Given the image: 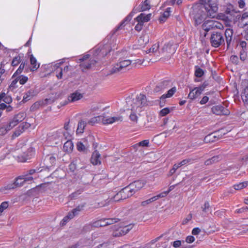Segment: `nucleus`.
Listing matches in <instances>:
<instances>
[{
	"label": "nucleus",
	"instance_id": "nucleus-46",
	"mask_svg": "<svg viewBox=\"0 0 248 248\" xmlns=\"http://www.w3.org/2000/svg\"><path fill=\"white\" fill-rule=\"evenodd\" d=\"M248 211V207L246 206H244L241 208L237 209L235 210V213L238 214H242L244 213H247Z\"/></svg>",
	"mask_w": 248,
	"mask_h": 248
},
{
	"label": "nucleus",
	"instance_id": "nucleus-39",
	"mask_svg": "<svg viewBox=\"0 0 248 248\" xmlns=\"http://www.w3.org/2000/svg\"><path fill=\"white\" fill-rule=\"evenodd\" d=\"M139 42L140 43V45H146L149 41L148 37L146 35H143L140 37L138 40Z\"/></svg>",
	"mask_w": 248,
	"mask_h": 248
},
{
	"label": "nucleus",
	"instance_id": "nucleus-58",
	"mask_svg": "<svg viewBox=\"0 0 248 248\" xmlns=\"http://www.w3.org/2000/svg\"><path fill=\"white\" fill-rule=\"evenodd\" d=\"M101 221H100V220H98L97 221H95L93 222L92 224L93 225V227H104V225H102V224H101Z\"/></svg>",
	"mask_w": 248,
	"mask_h": 248
},
{
	"label": "nucleus",
	"instance_id": "nucleus-38",
	"mask_svg": "<svg viewBox=\"0 0 248 248\" xmlns=\"http://www.w3.org/2000/svg\"><path fill=\"white\" fill-rule=\"evenodd\" d=\"M219 157L218 155L214 156L212 157L211 158L207 159L205 162V164L206 165H209L213 163L217 162L218 161Z\"/></svg>",
	"mask_w": 248,
	"mask_h": 248
},
{
	"label": "nucleus",
	"instance_id": "nucleus-8",
	"mask_svg": "<svg viewBox=\"0 0 248 248\" xmlns=\"http://www.w3.org/2000/svg\"><path fill=\"white\" fill-rule=\"evenodd\" d=\"M132 224H129L124 226L114 225L112 227L113 232L112 235L114 237H119L127 233L133 228Z\"/></svg>",
	"mask_w": 248,
	"mask_h": 248
},
{
	"label": "nucleus",
	"instance_id": "nucleus-17",
	"mask_svg": "<svg viewBox=\"0 0 248 248\" xmlns=\"http://www.w3.org/2000/svg\"><path fill=\"white\" fill-rule=\"evenodd\" d=\"M202 93L201 89H200L198 87L190 89L188 97L191 100H194L199 97Z\"/></svg>",
	"mask_w": 248,
	"mask_h": 248
},
{
	"label": "nucleus",
	"instance_id": "nucleus-28",
	"mask_svg": "<svg viewBox=\"0 0 248 248\" xmlns=\"http://www.w3.org/2000/svg\"><path fill=\"white\" fill-rule=\"evenodd\" d=\"M74 145L71 140H67L63 145V150L67 153H70L72 151Z\"/></svg>",
	"mask_w": 248,
	"mask_h": 248
},
{
	"label": "nucleus",
	"instance_id": "nucleus-10",
	"mask_svg": "<svg viewBox=\"0 0 248 248\" xmlns=\"http://www.w3.org/2000/svg\"><path fill=\"white\" fill-rule=\"evenodd\" d=\"M212 112L217 115H228L230 111L222 105H216L212 108Z\"/></svg>",
	"mask_w": 248,
	"mask_h": 248
},
{
	"label": "nucleus",
	"instance_id": "nucleus-20",
	"mask_svg": "<svg viewBox=\"0 0 248 248\" xmlns=\"http://www.w3.org/2000/svg\"><path fill=\"white\" fill-rule=\"evenodd\" d=\"M90 160L91 163L93 165L101 164L100 154L97 150L93 153Z\"/></svg>",
	"mask_w": 248,
	"mask_h": 248
},
{
	"label": "nucleus",
	"instance_id": "nucleus-54",
	"mask_svg": "<svg viewBox=\"0 0 248 248\" xmlns=\"http://www.w3.org/2000/svg\"><path fill=\"white\" fill-rule=\"evenodd\" d=\"M175 187V185H172L171 186H170L168 189V190L167 191H163L162 192H161V193H160L159 194H161V195H164V196H163V197H166L170 191H171L172 190H173L174 189V188Z\"/></svg>",
	"mask_w": 248,
	"mask_h": 248
},
{
	"label": "nucleus",
	"instance_id": "nucleus-44",
	"mask_svg": "<svg viewBox=\"0 0 248 248\" xmlns=\"http://www.w3.org/2000/svg\"><path fill=\"white\" fill-rule=\"evenodd\" d=\"M204 74L203 71L202 69L199 67H197L195 71V75L198 78L202 77Z\"/></svg>",
	"mask_w": 248,
	"mask_h": 248
},
{
	"label": "nucleus",
	"instance_id": "nucleus-60",
	"mask_svg": "<svg viewBox=\"0 0 248 248\" xmlns=\"http://www.w3.org/2000/svg\"><path fill=\"white\" fill-rule=\"evenodd\" d=\"M138 22V24L135 27V29L137 31H140L142 29L143 24L140 22Z\"/></svg>",
	"mask_w": 248,
	"mask_h": 248
},
{
	"label": "nucleus",
	"instance_id": "nucleus-32",
	"mask_svg": "<svg viewBox=\"0 0 248 248\" xmlns=\"http://www.w3.org/2000/svg\"><path fill=\"white\" fill-rule=\"evenodd\" d=\"M176 91V88L175 87H172L170 89L166 94H163L160 97L161 100H164L166 98H169L171 97Z\"/></svg>",
	"mask_w": 248,
	"mask_h": 248
},
{
	"label": "nucleus",
	"instance_id": "nucleus-21",
	"mask_svg": "<svg viewBox=\"0 0 248 248\" xmlns=\"http://www.w3.org/2000/svg\"><path fill=\"white\" fill-rule=\"evenodd\" d=\"M233 33V30L232 29L227 28L225 30L224 35L227 45V47H229V46L230 45L232 38Z\"/></svg>",
	"mask_w": 248,
	"mask_h": 248
},
{
	"label": "nucleus",
	"instance_id": "nucleus-53",
	"mask_svg": "<svg viewBox=\"0 0 248 248\" xmlns=\"http://www.w3.org/2000/svg\"><path fill=\"white\" fill-rule=\"evenodd\" d=\"M185 241L184 240L180 241V240H176L173 242L172 246L173 247L175 248H177L179 247L180 246H181L182 244H184Z\"/></svg>",
	"mask_w": 248,
	"mask_h": 248
},
{
	"label": "nucleus",
	"instance_id": "nucleus-9",
	"mask_svg": "<svg viewBox=\"0 0 248 248\" xmlns=\"http://www.w3.org/2000/svg\"><path fill=\"white\" fill-rule=\"evenodd\" d=\"M202 28L205 31H208L214 29H222L223 28V25L217 21L208 20L203 23Z\"/></svg>",
	"mask_w": 248,
	"mask_h": 248
},
{
	"label": "nucleus",
	"instance_id": "nucleus-13",
	"mask_svg": "<svg viewBox=\"0 0 248 248\" xmlns=\"http://www.w3.org/2000/svg\"><path fill=\"white\" fill-rule=\"evenodd\" d=\"M23 177L22 175L19 176L17 177L14 183L8 184L5 186L6 189H14L17 187L21 186H23L24 183V181L23 180Z\"/></svg>",
	"mask_w": 248,
	"mask_h": 248
},
{
	"label": "nucleus",
	"instance_id": "nucleus-43",
	"mask_svg": "<svg viewBox=\"0 0 248 248\" xmlns=\"http://www.w3.org/2000/svg\"><path fill=\"white\" fill-rule=\"evenodd\" d=\"M71 138V135L69 133L68 131H65L62 129V139H64V140H70Z\"/></svg>",
	"mask_w": 248,
	"mask_h": 248
},
{
	"label": "nucleus",
	"instance_id": "nucleus-31",
	"mask_svg": "<svg viewBox=\"0 0 248 248\" xmlns=\"http://www.w3.org/2000/svg\"><path fill=\"white\" fill-rule=\"evenodd\" d=\"M83 191L84 189L83 188L77 189L76 191L69 195L68 199L70 200H73L78 199L79 195H80Z\"/></svg>",
	"mask_w": 248,
	"mask_h": 248
},
{
	"label": "nucleus",
	"instance_id": "nucleus-26",
	"mask_svg": "<svg viewBox=\"0 0 248 248\" xmlns=\"http://www.w3.org/2000/svg\"><path fill=\"white\" fill-rule=\"evenodd\" d=\"M88 122L86 121L81 120L79 121L77 129L78 134H82L84 132L85 127L86 126Z\"/></svg>",
	"mask_w": 248,
	"mask_h": 248
},
{
	"label": "nucleus",
	"instance_id": "nucleus-50",
	"mask_svg": "<svg viewBox=\"0 0 248 248\" xmlns=\"http://www.w3.org/2000/svg\"><path fill=\"white\" fill-rule=\"evenodd\" d=\"M170 112V110L168 108H165L161 109L160 111V115L165 116Z\"/></svg>",
	"mask_w": 248,
	"mask_h": 248
},
{
	"label": "nucleus",
	"instance_id": "nucleus-36",
	"mask_svg": "<svg viewBox=\"0 0 248 248\" xmlns=\"http://www.w3.org/2000/svg\"><path fill=\"white\" fill-rule=\"evenodd\" d=\"M248 186V182H243L233 185V188L237 190H241L245 188Z\"/></svg>",
	"mask_w": 248,
	"mask_h": 248
},
{
	"label": "nucleus",
	"instance_id": "nucleus-45",
	"mask_svg": "<svg viewBox=\"0 0 248 248\" xmlns=\"http://www.w3.org/2000/svg\"><path fill=\"white\" fill-rule=\"evenodd\" d=\"M8 205L9 204L8 202H3L0 204V215L5 209L8 208Z\"/></svg>",
	"mask_w": 248,
	"mask_h": 248
},
{
	"label": "nucleus",
	"instance_id": "nucleus-64",
	"mask_svg": "<svg viewBox=\"0 0 248 248\" xmlns=\"http://www.w3.org/2000/svg\"><path fill=\"white\" fill-rule=\"evenodd\" d=\"M70 219L68 218V217L67 216H66L63 217L62 220L61 221V224L62 225H64Z\"/></svg>",
	"mask_w": 248,
	"mask_h": 248
},
{
	"label": "nucleus",
	"instance_id": "nucleus-34",
	"mask_svg": "<svg viewBox=\"0 0 248 248\" xmlns=\"http://www.w3.org/2000/svg\"><path fill=\"white\" fill-rule=\"evenodd\" d=\"M241 98L245 104H248V86H247L241 93Z\"/></svg>",
	"mask_w": 248,
	"mask_h": 248
},
{
	"label": "nucleus",
	"instance_id": "nucleus-41",
	"mask_svg": "<svg viewBox=\"0 0 248 248\" xmlns=\"http://www.w3.org/2000/svg\"><path fill=\"white\" fill-rule=\"evenodd\" d=\"M77 148L79 152H85L86 150L85 146L81 142H78L77 143Z\"/></svg>",
	"mask_w": 248,
	"mask_h": 248
},
{
	"label": "nucleus",
	"instance_id": "nucleus-15",
	"mask_svg": "<svg viewBox=\"0 0 248 248\" xmlns=\"http://www.w3.org/2000/svg\"><path fill=\"white\" fill-rule=\"evenodd\" d=\"M83 97V94L80 93L78 91H76L70 93L67 97V102L73 103L82 99Z\"/></svg>",
	"mask_w": 248,
	"mask_h": 248
},
{
	"label": "nucleus",
	"instance_id": "nucleus-23",
	"mask_svg": "<svg viewBox=\"0 0 248 248\" xmlns=\"http://www.w3.org/2000/svg\"><path fill=\"white\" fill-rule=\"evenodd\" d=\"M62 129H60L56 131L50 133L49 138L50 140H62Z\"/></svg>",
	"mask_w": 248,
	"mask_h": 248
},
{
	"label": "nucleus",
	"instance_id": "nucleus-19",
	"mask_svg": "<svg viewBox=\"0 0 248 248\" xmlns=\"http://www.w3.org/2000/svg\"><path fill=\"white\" fill-rule=\"evenodd\" d=\"M170 83V82L168 80H164L158 83L154 89L155 92L158 93L164 91L169 87Z\"/></svg>",
	"mask_w": 248,
	"mask_h": 248
},
{
	"label": "nucleus",
	"instance_id": "nucleus-25",
	"mask_svg": "<svg viewBox=\"0 0 248 248\" xmlns=\"http://www.w3.org/2000/svg\"><path fill=\"white\" fill-rule=\"evenodd\" d=\"M100 221H101V224H102V225H104V226L111 225L113 224L114 223L117 222L119 220V218H102L101 219H99Z\"/></svg>",
	"mask_w": 248,
	"mask_h": 248
},
{
	"label": "nucleus",
	"instance_id": "nucleus-7",
	"mask_svg": "<svg viewBox=\"0 0 248 248\" xmlns=\"http://www.w3.org/2000/svg\"><path fill=\"white\" fill-rule=\"evenodd\" d=\"M132 102L130 109L132 111H136L139 108H141L147 104L146 97L145 95L140 93L137 95L136 98Z\"/></svg>",
	"mask_w": 248,
	"mask_h": 248
},
{
	"label": "nucleus",
	"instance_id": "nucleus-55",
	"mask_svg": "<svg viewBox=\"0 0 248 248\" xmlns=\"http://www.w3.org/2000/svg\"><path fill=\"white\" fill-rule=\"evenodd\" d=\"M210 207V204L208 202H205L203 206L202 207V211L204 212H207L208 209Z\"/></svg>",
	"mask_w": 248,
	"mask_h": 248
},
{
	"label": "nucleus",
	"instance_id": "nucleus-57",
	"mask_svg": "<svg viewBox=\"0 0 248 248\" xmlns=\"http://www.w3.org/2000/svg\"><path fill=\"white\" fill-rule=\"evenodd\" d=\"M129 118L130 119L133 121V122H137V120H138V116H137V115L133 112V113H131L129 116Z\"/></svg>",
	"mask_w": 248,
	"mask_h": 248
},
{
	"label": "nucleus",
	"instance_id": "nucleus-5",
	"mask_svg": "<svg viewBox=\"0 0 248 248\" xmlns=\"http://www.w3.org/2000/svg\"><path fill=\"white\" fill-rule=\"evenodd\" d=\"M133 61L130 60H124L120 58L119 62L114 64L110 70V74L125 72L129 68H127L132 64Z\"/></svg>",
	"mask_w": 248,
	"mask_h": 248
},
{
	"label": "nucleus",
	"instance_id": "nucleus-52",
	"mask_svg": "<svg viewBox=\"0 0 248 248\" xmlns=\"http://www.w3.org/2000/svg\"><path fill=\"white\" fill-rule=\"evenodd\" d=\"M93 228L94 227H93V224L90 223V224L86 225L83 227V230L84 232H87L90 231L92 230Z\"/></svg>",
	"mask_w": 248,
	"mask_h": 248
},
{
	"label": "nucleus",
	"instance_id": "nucleus-18",
	"mask_svg": "<svg viewBox=\"0 0 248 248\" xmlns=\"http://www.w3.org/2000/svg\"><path fill=\"white\" fill-rule=\"evenodd\" d=\"M132 190L133 189L128 185L120 191V194L122 195V198L125 199L132 196L134 194Z\"/></svg>",
	"mask_w": 248,
	"mask_h": 248
},
{
	"label": "nucleus",
	"instance_id": "nucleus-35",
	"mask_svg": "<svg viewBox=\"0 0 248 248\" xmlns=\"http://www.w3.org/2000/svg\"><path fill=\"white\" fill-rule=\"evenodd\" d=\"M34 91L32 90H30L24 94L23 98V101L27 102L30 100L31 97L33 95Z\"/></svg>",
	"mask_w": 248,
	"mask_h": 248
},
{
	"label": "nucleus",
	"instance_id": "nucleus-12",
	"mask_svg": "<svg viewBox=\"0 0 248 248\" xmlns=\"http://www.w3.org/2000/svg\"><path fill=\"white\" fill-rule=\"evenodd\" d=\"M19 123L17 119L14 116L13 119L9 122V124L0 128V132L4 134L7 131L11 130Z\"/></svg>",
	"mask_w": 248,
	"mask_h": 248
},
{
	"label": "nucleus",
	"instance_id": "nucleus-33",
	"mask_svg": "<svg viewBox=\"0 0 248 248\" xmlns=\"http://www.w3.org/2000/svg\"><path fill=\"white\" fill-rule=\"evenodd\" d=\"M171 12V8L168 7L159 17L160 21H164L170 16Z\"/></svg>",
	"mask_w": 248,
	"mask_h": 248
},
{
	"label": "nucleus",
	"instance_id": "nucleus-6",
	"mask_svg": "<svg viewBox=\"0 0 248 248\" xmlns=\"http://www.w3.org/2000/svg\"><path fill=\"white\" fill-rule=\"evenodd\" d=\"M212 46L217 48L225 45V38L223 33L220 31L212 32L210 38Z\"/></svg>",
	"mask_w": 248,
	"mask_h": 248
},
{
	"label": "nucleus",
	"instance_id": "nucleus-2",
	"mask_svg": "<svg viewBox=\"0 0 248 248\" xmlns=\"http://www.w3.org/2000/svg\"><path fill=\"white\" fill-rule=\"evenodd\" d=\"M192 6L193 18L197 24H201L207 17L214 18L218 11L216 0H200Z\"/></svg>",
	"mask_w": 248,
	"mask_h": 248
},
{
	"label": "nucleus",
	"instance_id": "nucleus-61",
	"mask_svg": "<svg viewBox=\"0 0 248 248\" xmlns=\"http://www.w3.org/2000/svg\"><path fill=\"white\" fill-rule=\"evenodd\" d=\"M99 108L98 107H93L90 110L89 113H90L91 115H95L96 114L94 112L97 110Z\"/></svg>",
	"mask_w": 248,
	"mask_h": 248
},
{
	"label": "nucleus",
	"instance_id": "nucleus-40",
	"mask_svg": "<svg viewBox=\"0 0 248 248\" xmlns=\"http://www.w3.org/2000/svg\"><path fill=\"white\" fill-rule=\"evenodd\" d=\"M149 140H145L135 144L134 147L135 148L138 146L148 147L149 146Z\"/></svg>",
	"mask_w": 248,
	"mask_h": 248
},
{
	"label": "nucleus",
	"instance_id": "nucleus-1",
	"mask_svg": "<svg viewBox=\"0 0 248 248\" xmlns=\"http://www.w3.org/2000/svg\"><path fill=\"white\" fill-rule=\"evenodd\" d=\"M108 40V36L103 42L90 51L92 54L91 58L90 54H85L77 60L78 62L80 63V67L82 71L92 68L97 62L103 63L106 61V57L115 48Z\"/></svg>",
	"mask_w": 248,
	"mask_h": 248
},
{
	"label": "nucleus",
	"instance_id": "nucleus-63",
	"mask_svg": "<svg viewBox=\"0 0 248 248\" xmlns=\"http://www.w3.org/2000/svg\"><path fill=\"white\" fill-rule=\"evenodd\" d=\"M25 66V63L22 62L18 69L16 70V73H21L22 71H23L24 68Z\"/></svg>",
	"mask_w": 248,
	"mask_h": 248
},
{
	"label": "nucleus",
	"instance_id": "nucleus-42",
	"mask_svg": "<svg viewBox=\"0 0 248 248\" xmlns=\"http://www.w3.org/2000/svg\"><path fill=\"white\" fill-rule=\"evenodd\" d=\"M17 78L21 85L24 84L28 80V78L23 75L18 77Z\"/></svg>",
	"mask_w": 248,
	"mask_h": 248
},
{
	"label": "nucleus",
	"instance_id": "nucleus-4",
	"mask_svg": "<svg viewBox=\"0 0 248 248\" xmlns=\"http://www.w3.org/2000/svg\"><path fill=\"white\" fill-rule=\"evenodd\" d=\"M140 8H139L138 7L136 8L134 7L133 9L131 12L124 19V20L121 22V23L117 27L116 29L114 31L113 33H114L116 31H118L122 29L125 26V22H128L131 20L133 15L140 11H144L148 10H149L151 8L150 4V1L149 0H145L143 2H142L140 4Z\"/></svg>",
	"mask_w": 248,
	"mask_h": 248
},
{
	"label": "nucleus",
	"instance_id": "nucleus-56",
	"mask_svg": "<svg viewBox=\"0 0 248 248\" xmlns=\"http://www.w3.org/2000/svg\"><path fill=\"white\" fill-rule=\"evenodd\" d=\"M209 97L207 96H204L200 101L201 105H204L206 104L209 101Z\"/></svg>",
	"mask_w": 248,
	"mask_h": 248
},
{
	"label": "nucleus",
	"instance_id": "nucleus-16",
	"mask_svg": "<svg viewBox=\"0 0 248 248\" xmlns=\"http://www.w3.org/2000/svg\"><path fill=\"white\" fill-rule=\"evenodd\" d=\"M146 182L143 180H138L129 184L130 187L133 189L134 194L142 188L145 185Z\"/></svg>",
	"mask_w": 248,
	"mask_h": 248
},
{
	"label": "nucleus",
	"instance_id": "nucleus-11",
	"mask_svg": "<svg viewBox=\"0 0 248 248\" xmlns=\"http://www.w3.org/2000/svg\"><path fill=\"white\" fill-rule=\"evenodd\" d=\"M35 154V149L32 147L29 148L26 153L19 156L18 161L20 162H26L31 159Z\"/></svg>",
	"mask_w": 248,
	"mask_h": 248
},
{
	"label": "nucleus",
	"instance_id": "nucleus-3",
	"mask_svg": "<svg viewBox=\"0 0 248 248\" xmlns=\"http://www.w3.org/2000/svg\"><path fill=\"white\" fill-rule=\"evenodd\" d=\"M122 121V116L116 117H106L105 113L102 115L94 116L91 118L88 121V124L91 125H94L95 124L102 123L103 124H112L114 122Z\"/></svg>",
	"mask_w": 248,
	"mask_h": 248
},
{
	"label": "nucleus",
	"instance_id": "nucleus-48",
	"mask_svg": "<svg viewBox=\"0 0 248 248\" xmlns=\"http://www.w3.org/2000/svg\"><path fill=\"white\" fill-rule=\"evenodd\" d=\"M20 62V57L19 56L15 57L12 62V65L13 66H17Z\"/></svg>",
	"mask_w": 248,
	"mask_h": 248
},
{
	"label": "nucleus",
	"instance_id": "nucleus-51",
	"mask_svg": "<svg viewBox=\"0 0 248 248\" xmlns=\"http://www.w3.org/2000/svg\"><path fill=\"white\" fill-rule=\"evenodd\" d=\"M15 116L19 123L24 119L25 114L24 113H19L18 114L16 115Z\"/></svg>",
	"mask_w": 248,
	"mask_h": 248
},
{
	"label": "nucleus",
	"instance_id": "nucleus-37",
	"mask_svg": "<svg viewBox=\"0 0 248 248\" xmlns=\"http://www.w3.org/2000/svg\"><path fill=\"white\" fill-rule=\"evenodd\" d=\"M159 47V43H156L155 44H154L151 48L146 50V53H150L156 52L158 50Z\"/></svg>",
	"mask_w": 248,
	"mask_h": 248
},
{
	"label": "nucleus",
	"instance_id": "nucleus-24",
	"mask_svg": "<svg viewBox=\"0 0 248 248\" xmlns=\"http://www.w3.org/2000/svg\"><path fill=\"white\" fill-rule=\"evenodd\" d=\"M151 16V14L146 15L144 14L141 13L136 17V20L137 22H140L143 24L144 23L147 22L150 20Z\"/></svg>",
	"mask_w": 248,
	"mask_h": 248
},
{
	"label": "nucleus",
	"instance_id": "nucleus-22",
	"mask_svg": "<svg viewBox=\"0 0 248 248\" xmlns=\"http://www.w3.org/2000/svg\"><path fill=\"white\" fill-rule=\"evenodd\" d=\"M239 25L242 28L248 25V13H243L241 16L239 18Z\"/></svg>",
	"mask_w": 248,
	"mask_h": 248
},
{
	"label": "nucleus",
	"instance_id": "nucleus-47",
	"mask_svg": "<svg viewBox=\"0 0 248 248\" xmlns=\"http://www.w3.org/2000/svg\"><path fill=\"white\" fill-rule=\"evenodd\" d=\"M85 206V204H83L82 205H80L76 207L75 208L73 209L72 210L77 215L79 214V213L81 211L83 208Z\"/></svg>",
	"mask_w": 248,
	"mask_h": 248
},
{
	"label": "nucleus",
	"instance_id": "nucleus-27",
	"mask_svg": "<svg viewBox=\"0 0 248 248\" xmlns=\"http://www.w3.org/2000/svg\"><path fill=\"white\" fill-rule=\"evenodd\" d=\"M164 196V195H161V194H158L156 196H155L153 197H152L151 198L148 199V200H147L145 201H143L142 202H141V205L143 206H146L147 204L157 200V199H158L159 198H163V196Z\"/></svg>",
	"mask_w": 248,
	"mask_h": 248
},
{
	"label": "nucleus",
	"instance_id": "nucleus-49",
	"mask_svg": "<svg viewBox=\"0 0 248 248\" xmlns=\"http://www.w3.org/2000/svg\"><path fill=\"white\" fill-rule=\"evenodd\" d=\"M123 198H122V195L120 194V191L117 193L112 199L114 202H119L121 200H124Z\"/></svg>",
	"mask_w": 248,
	"mask_h": 248
},
{
	"label": "nucleus",
	"instance_id": "nucleus-14",
	"mask_svg": "<svg viewBox=\"0 0 248 248\" xmlns=\"http://www.w3.org/2000/svg\"><path fill=\"white\" fill-rule=\"evenodd\" d=\"M221 137V136L219 134V132H214L205 136L204 141L206 143L215 142L219 139Z\"/></svg>",
	"mask_w": 248,
	"mask_h": 248
},
{
	"label": "nucleus",
	"instance_id": "nucleus-59",
	"mask_svg": "<svg viewBox=\"0 0 248 248\" xmlns=\"http://www.w3.org/2000/svg\"><path fill=\"white\" fill-rule=\"evenodd\" d=\"M195 239L193 236L189 235L186 237V242L187 243H191L195 241Z\"/></svg>",
	"mask_w": 248,
	"mask_h": 248
},
{
	"label": "nucleus",
	"instance_id": "nucleus-62",
	"mask_svg": "<svg viewBox=\"0 0 248 248\" xmlns=\"http://www.w3.org/2000/svg\"><path fill=\"white\" fill-rule=\"evenodd\" d=\"M201 232V229L199 228L196 227L193 229L192 231V234L193 235H197Z\"/></svg>",
	"mask_w": 248,
	"mask_h": 248
},
{
	"label": "nucleus",
	"instance_id": "nucleus-30",
	"mask_svg": "<svg viewBox=\"0 0 248 248\" xmlns=\"http://www.w3.org/2000/svg\"><path fill=\"white\" fill-rule=\"evenodd\" d=\"M63 63V61L56 63L55 64V66L56 67V69L55 70V72L56 74V76L58 79H61L62 77L63 70L61 67H60V65Z\"/></svg>",
	"mask_w": 248,
	"mask_h": 248
},
{
	"label": "nucleus",
	"instance_id": "nucleus-29",
	"mask_svg": "<svg viewBox=\"0 0 248 248\" xmlns=\"http://www.w3.org/2000/svg\"><path fill=\"white\" fill-rule=\"evenodd\" d=\"M30 62L32 65L31 68L32 71H36L40 66V64L37 63L36 58L33 55H31L30 56Z\"/></svg>",
	"mask_w": 248,
	"mask_h": 248
}]
</instances>
